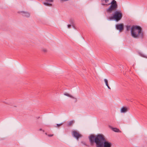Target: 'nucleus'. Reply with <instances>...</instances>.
Listing matches in <instances>:
<instances>
[{"instance_id":"obj_18","label":"nucleus","mask_w":147,"mask_h":147,"mask_svg":"<svg viewBox=\"0 0 147 147\" xmlns=\"http://www.w3.org/2000/svg\"><path fill=\"white\" fill-rule=\"evenodd\" d=\"M71 25L69 24L67 25V27L68 28H69L71 27Z\"/></svg>"},{"instance_id":"obj_9","label":"nucleus","mask_w":147,"mask_h":147,"mask_svg":"<svg viewBox=\"0 0 147 147\" xmlns=\"http://www.w3.org/2000/svg\"><path fill=\"white\" fill-rule=\"evenodd\" d=\"M74 123V120H71L70 121L67 125L68 126H71Z\"/></svg>"},{"instance_id":"obj_12","label":"nucleus","mask_w":147,"mask_h":147,"mask_svg":"<svg viewBox=\"0 0 147 147\" xmlns=\"http://www.w3.org/2000/svg\"><path fill=\"white\" fill-rule=\"evenodd\" d=\"M44 5H45L48 6H51L52 5L51 4L49 3H43Z\"/></svg>"},{"instance_id":"obj_13","label":"nucleus","mask_w":147,"mask_h":147,"mask_svg":"<svg viewBox=\"0 0 147 147\" xmlns=\"http://www.w3.org/2000/svg\"><path fill=\"white\" fill-rule=\"evenodd\" d=\"M130 26H126L127 30L128 31L130 29Z\"/></svg>"},{"instance_id":"obj_14","label":"nucleus","mask_w":147,"mask_h":147,"mask_svg":"<svg viewBox=\"0 0 147 147\" xmlns=\"http://www.w3.org/2000/svg\"><path fill=\"white\" fill-rule=\"evenodd\" d=\"M104 81H105V84H106V85L107 86V85H108V81H107V80L106 79H104Z\"/></svg>"},{"instance_id":"obj_11","label":"nucleus","mask_w":147,"mask_h":147,"mask_svg":"<svg viewBox=\"0 0 147 147\" xmlns=\"http://www.w3.org/2000/svg\"><path fill=\"white\" fill-rule=\"evenodd\" d=\"M64 94L65 96L70 97L71 98H74V97L72 96L71 95L67 93H64Z\"/></svg>"},{"instance_id":"obj_5","label":"nucleus","mask_w":147,"mask_h":147,"mask_svg":"<svg viewBox=\"0 0 147 147\" xmlns=\"http://www.w3.org/2000/svg\"><path fill=\"white\" fill-rule=\"evenodd\" d=\"M72 134L73 136L75 137L78 140L79 138L81 137L82 136L81 134L76 131H73L72 132Z\"/></svg>"},{"instance_id":"obj_7","label":"nucleus","mask_w":147,"mask_h":147,"mask_svg":"<svg viewBox=\"0 0 147 147\" xmlns=\"http://www.w3.org/2000/svg\"><path fill=\"white\" fill-rule=\"evenodd\" d=\"M128 108L126 107H122L120 110L121 112V113H125L128 110Z\"/></svg>"},{"instance_id":"obj_3","label":"nucleus","mask_w":147,"mask_h":147,"mask_svg":"<svg viewBox=\"0 0 147 147\" xmlns=\"http://www.w3.org/2000/svg\"><path fill=\"white\" fill-rule=\"evenodd\" d=\"M109 0H102L101 5H106L108 6L111 5L107 9L106 11L108 13H111L113 11L115 10L117 7V5L116 1L115 0H113L111 3L106 4Z\"/></svg>"},{"instance_id":"obj_20","label":"nucleus","mask_w":147,"mask_h":147,"mask_svg":"<svg viewBox=\"0 0 147 147\" xmlns=\"http://www.w3.org/2000/svg\"><path fill=\"white\" fill-rule=\"evenodd\" d=\"M108 88H109V89H111V88H110V87L108 85H107V86Z\"/></svg>"},{"instance_id":"obj_2","label":"nucleus","mask_w":147,"mask_h":147,"mask_svg":"<svg viewBox=\"0 0 147 147\" xmlns=\"http://www.w3.org/2000/svg\"><path fill=\"white\" fill-rule=\"evenodd\" d=\"M131 36L134 38H143V34L141 28L140 26H133L131 28Z\"/></svg>"},{"instance_id":"obj_22","label":"nucleus","mask_w":147,"mask_h":147,"mask_svg":"<svg viewBox=\"0 0 147 147\" xmlns=\"http://www.w3.org/2000/svg\"><path fill=\"white\" fill-rule=\"evenodd\" d=\"M45 134H46V135H47V136H48V134H47L46 133H45Z\"/></svg>"},{"instance_id":"obj_19","label":"nucleus","mask_w":147,"mask_h":147,"mask_svg":"<svg viewBox=\"0 0 147 147\" xmlns=\"http://www.w3.org/2000/svg\"><path fill=\"white\" fill-rule=\"evenodd\" d=\"M61 1H68V0H60Z\"/></svg>"},{"instance_id":"obj_8","label":"nucleus","mask_w":147,"mask_h":147,"mask_svg":"<svg viewBox=\"0 0 147 147\" xmlns=\"http://www.w3.org/2000/svg\"><path fill=\"white\" fill-rule=\"evenodd\" d=\"M22 15L23 16L26 17H29L30 15V14L29 13L24 12H23Z\"/></svg>"},{"instance_id":"obj_17","label":"nucleus","mask_w":147,"mask_h":147,"mask_svg":"<svg viewBox=\"0 0 147 147\" xmlns=\"http://www.w3.org/2000/svg\"><path fill=\"white\" fill-rule=\"evenodd\" d=\"M62 124H63L62 123L61 124H57V127H59L61 125H62Z\"/></svg>"},{"instance_id":"obj_4","label":"nucleus","mask_w":147,"mask_h":147,"mask_svg":"<svg viewBox=\"0 0 147 147\" xmlns=\"http://www.w3.org/2000/svg\"><path fill=\"white\" fill-rule=\"evenodd\" d=\"M122 17V13L120 11H117L114 13L113 15L109 18L110 20L114 19L117 21L120 20Z\"/></svg>"},{"instance_id":"obj_21","label":"nucleus","mask_w":147,"mask_h":147,"mask_svg":"<svg viewBox=\"0 0 147 147\" xmlns=\"http://www.w3.org/2000/svg\"><path fill=\"white\" fill-rule=\"evenodd\" d=\"M39 130H40V131L42 130V129H40Z\"/></svg>"},{"instance_id":"obj_16","label":"nucleus","mask_w":147,"mask_h":147,"mask_svg":"<svg viewBox=\"0 0 147 147\" xmlns=\"http://www.w3.org/2000/svg\"><path fill=\"white\" fill-rule=\"evenodd\" d=\"M53 136V134H48V136L49 137H52Z\"/></svg>"},{"instance_id":"obj_15","label":"nucleus","mask_w":147,"mask_h":147,"mask_svg":"<svg viewBox=\"0 0 147 147\" xmlns=\"http://www.w3.org/2000/svg\"><path fill=\"white\" fill-rule=\"evenodd\" d=\"M42 51L44 52H47V50L45 48H43L42 49Z\"/></svg>"},{"instance_id":"obj_10","label":"nucleus","mask_w":147,"mask_h":147,"mask_svg":"<svg viewBox=\"0 0 147 147\" xmlns=\"http://www.w3.org/2000/svg\"><path fill=\"white\" fill-rule=\"evenodd\" d=\"M112 129L115 132H120L121 131L119 129L116 128H112Z\"/></svg>"},{"instance_id":"obj_6","label":"nucleus","mask_w":147,"mask_h":147,"mask_svg":"<svg viewBox=\"0 0 147 147\" xmlns=\"http://www.w3.org/2000/svg\"><path fill=\"white\" fill-rule=\"evenodd\" d=\"M116 28L117 30H119L120 32H121L123 28V25L121 24H117L116 26Z\"/></svg>"},{"instance_id":"obj_1","label":"nucleus","mask_w":147,"mask_h":147,"mask_svg":"<svg viewBox=\"0 0 147 147\" xmlns=\"http://www.w3.org/2000/svg\"><path fill=\"white\" fill-rule=\"evenodd\" d=\"M89 140L91 145L95 142L96 147H111L112 145V143L107 141L102 135H98L96 136L92 135L89 137Z\"/></svg>"}]
</instances>
